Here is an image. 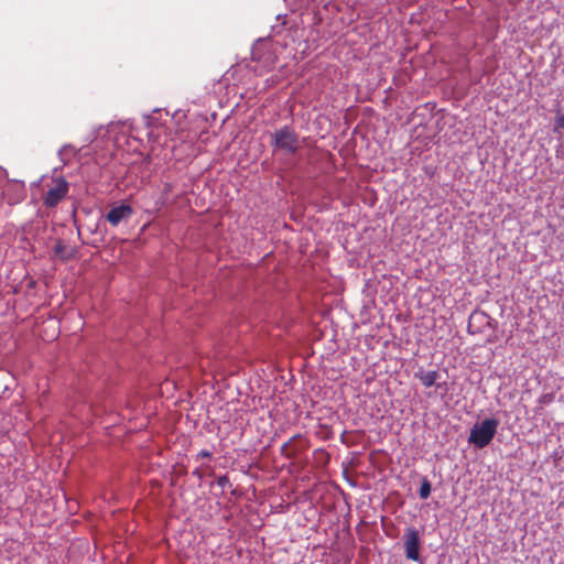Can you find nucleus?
<instances>
[{
  "mask_svg": "<svg viewBox=\"0 0 564 564\" xmlns=\"http://www.w3.org/2000/svg\"><path fill=\"white\" fill-rule=\"evenodd\" d=\"M403 539L406 557L412 561H417L420 557V536L417 530L409 528Z\"/></svg>",
  "mask_w": 564,
  "mask_h": 564,
  "instance_id": "5",
  "label": "nucleus"
},
{
  "mask_svg": "<svg viewBox=\"0 0 564 564\" xmlns=\"http://www.w3.org/2000/svg\"><path fill=\"white\" fill-rule=\"evenodd\" d=\"M271 145L288 155L295 154L301 148L299 135L288 126L278 129L272 134Z\"/></svg>",
  "mask_w": 564,
  "mask_h": 564,
  "instance_id": "1",
  "label": "nucleus"
},
{
  "mask_svg": "<svg viewBox=\"0 0 564 564\" xmlns=\"http://www.w3.org/2000/svg\"><path fill=\"white\" fill-rule=\"evenodd\" d=\"M198 455H199L200 457H207V458H209V457L212 456V453H210L209 451H207V449H203V451H200V452H199V454H198Z\"/></svg>",
  "mask_w": 564,
  "mask_h": 564,
  "instance_id": "14",
  "label": "nucleus"
},
{
  "mask_svg": "<svg viewBox=\"0 0 564 564\" xmlns=\"http://www.w3.org/2000/svg\"><path fill=\"white\" fill-rule=\"evenodd\" d=\"M414 377L417 378L425 388H431L433 386L440 387V384H437L440 373L436 370L423 371L420 369L414 373Z\"/></svg>",
  "mask_w": 564,
  "mask_h": 564,
  "instance_id": "7",
  "label": "nucleus"
},
{
  "mask_svg": "<svg viewBox=\"0 0 564 564\" xmlns=\"http://www.w3.org/2000/svg\"><path fill=\"white\" fill-rule=\"evenodd\" d=\"M484 314L482 313H479V312H475L470 315V318H469V328L473 327V324L475 322L477 323H480L482 319H484Z\"/></svg>",
  "mask_w": 564,
  "mask_h": 564,
  "instance_id": "9",
  "label": "nucleus"
},
{
  "mask_svg": "<svg viewBox=\"0 0 564 564\" xmlns=\"http://www.w3.org/2000/svg\"><path fill=\"white\" fill-rule=\"evenodd\" d=\"M431 490H432L431 482L426 478H423L421 481L420 490H419L420 498L427 499L431 495Z\"/></svg>",
  "mask_w": 564,
  "mask_h": 564,
  "instance_id": "8",
  "label": "nucleus"
},
{
  "mask_svg": "<svg viewBox=\"0 0 564 564\" xmlns=\"http://www.w3.org/2000/svg\"><path fill=\"white\" fill-rule=\"evenodd\" d=\"M69 184L64 177L52 178L47 191L43 194V204L48 208L56 207L67 195Z\"/></svg>",
  "mask_w": 564,
  "mask_h": 564,
  "instance_id": "2",
  "label": "nucleus"
},
{
  "mask_svg": "<svg viewBox=\"0 0 564 564\" xmlns=\"http://www.w3.org/2000/svg\"><path fill=\"white\" fill-rule=\"evenodd\" d=\"M264 62H265L267 67H271L275 63V56L272 53H268Z\"/></svg>",
  "mask_w": 564,
  "mask_h": 564,
  "instance_id": "13",
  "label": "nucleus"
},
{
  "mask_svg": "<svg viewBox=\"0 0 564 564\" xmlns=\"http://www.w3.org/2000/svg\"><path fill=\"white\" fill-rule=\"evenodd\" d=\"M560 129H564V115H560L555 119L554 132H558Z\"/></svg>",
  "mask_w": 564,
  "mask_h": 564,
  "instance_id": "10",
  "label": "nucleus"
},
{
  "mask_svg": "<svg viewBox=\"0 0 564 564\" xmlns=\"http://www.w3.org/2000/svg\"><path fill=\"white\" fill-rule=\"evenodd\" d=\"M308 446V440L302 434H296L281 446V454L284 457L292 459L304 452Z\"/></svg>",
  "mask_w": 564,
  "mask_h": 564,
  "instance_id": "4",
  "label": "nucleus"
},
{
  "mask_svg": "<svg viewBox=\"0 0 564 564\" xmlns=\"http://www.w3.org/2000/svg\"><path fill=\"white\" fill-rule=\"evenodd\" d=\"M217 485L221 488H226L227 486L230 485V481H229V478L228 476L224 475V476H220L218 479H217Z\"/></svg>",
  "mask_w": 564,
  "mask_h": 564,
  "instance_id": "12",
  "label": "nucleus"
},
{
  "mask_svg": "<svg viewBox=\"0 0 564 564\" xmlns=\"http://www.w3.org/2000/svg\"><path fill=\"white\" fill-rule=\"evenodd\" d=\"M133 214V209L128 204H121L119 206L112 207L106 215L107 221L116 227L118 226L122 220L128 219Z\"/></svg>",
  "mask_w": 564,
  "mask_h": 564,
  "instance_id": "6",
  "label": "nucleus"
},
{
  "mask_svg": "<svg viewBox=\"0 0 564 564\" xmlns=\"http://www.w3.org/2000/svg\"><path fill=\"white\" fill-rule=\"evenodd\" d=\"M494 437V419H486L480 424H475L470 430L469 443L477 447H484Z\"/></svg>",
  "mask_w": 564,
  "mask_h": 564,
  "instance_id": "3",
  "label": "nucleus"
},
{
  "mask_svg": "<svg viewBox=\"0 0 564 564\" xmlns=\"http://www.w3.org/2000/svg\"><path fill=\"white\" fill-rule=\"evenodd\" d=\"M561 155V151L560 149L556 150V156H560Z\"/></svg>",
  "mask_w": 564,
  "mask_h": 564,
  "instance_id": "15",
  "label": "nucleus"
},
{
  "mask_svg": "<svg viewBox=\"0 0 564 564\" xmlns=\"http://www.w3.org/2000/svg\"><path fill=\"white\" fill-rule=\"evenodd\" d=\"M64 250H65V245H64V242H63L62 240H58V241L56 242V245L54 246V252H55V254H57V256H61V257H62V256H63Z\"/></svg>",
  "mask_w": 564,
  "mask_h": 564,
  "instance_id": "11",
  "label": "nucleus"
}]
</instances>
